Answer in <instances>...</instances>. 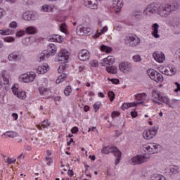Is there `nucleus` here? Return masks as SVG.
<instances>
[{
	"label": "nucleus",
	"mask_w": 180,
	"mask_h": 180,
	"mask_svg": "<svg viewBox=\"0 0 180 180\" xmlns=\"http://www.w3.org/2000/svg\"><path fill=\"white\" fill-rule=\"evenodd\" d=\"M179 6L176 3L173 4H158L152 3L148 5L147 8L143 11V15H148L157 13L162 18H168L171 12L177 11Z\"/></svg>",
	"instance_id": "1"
},
{
	"label": "nucleus",
	"mask_w": 180,
	"mask_h": 180,
	"mask_svg": "<svg viewBox=\"0 0 180 180\" xmlns=\"http://www.w3.org/2000/svg\"><path fill=\"white\" fill-rule=\"evenodd\" d=\"M57 53V48L53 44H50L48 46V51H43L36 56L37 63H42L46 60V56H54Z\"/></svg>",
	"instance_id": "2"
},
{
	"label": "nucleus",
	"mask_w": 180,
	"mask_h": 180,
	"mask_svg": "<svg viewBox=\"0 0 180 180\" xmlns=\"http://www.w3.org/2000/svg\"><path fill=\"white\" fill-rule=\"evenodd\" d=\"M103 154H109V153H113L115 157H117L115 161V165H117L120 162V158H122V152L115 146H105L102 149Z\"/></svg>",
	"instance_id": "3"
},
{
	"label": "nucleus",
	"mask_w": 180,
	"mask_h": 180,
	"mask_svg": "<svg viewBox=\"0 0 180 180\" xmlns=\"http://www.w3.org/2000/svg\"><path fill=\"white\" fill-rule=\"evenodd\" d=\"M161 146L155 143H150L142 146V150L146 153V154H155L161 151Z\"/></svg>",
	"instance_id": "4"
},
{
	"label": "nucleus",
	"mask_w": 180,
	"mask_h": 180,
	"mask_svg": "<svg viewBox=\"0 0 180 180\" xmlns=\"http://www.w3.org/2000/svg\"><path fill=\"white\" fill-rule=\"evenodd\" d=\"M147 72L148 75L153 79V81H155V82H162V81H164V77L155 70L148 69Z\"/></svg>",
	"instance_id": "5"
},
{
	"label": "nucleus",
	"mask_w": 180,
	"mask_h": 180,
	"mask_svg": "<svg viewBox=\"0 0 180 180\" xmlns=\"http://www.w3.org/2000/svg\"><path fill=\"white\" fill-rule=\"evenodd\" d=\"M70 58V53L67 49H62L58 53V58H56V61L58 63L61 62L65 63Z\"/></svg>",
	"instance_id": "6"
},
{
	"label": "nucleus",
	"mask_w": 180,
	"mask_h": 180,
	"mask_svg": "<svg viewBox=\"0 0 180 180\" xmlns=\"http://www.w3.org/2000/svg\"><path fill=\"white\" fill-rule=\"evenodd\" d=\"M119 70L123 74H129L133 71V65L129 62H121L119 64Z\"/></svg>",
	"instance_id": "7"
},
{
	"label": "nucleus",
	"mask_w": 180,
	"mask_h": 180,
	"mask_svg": "<svg viewBox=\"0 0 180 180\" xmlns=\"http://www.w3.org/2000/svg\"><path fill=\"white\" fill-rule=\"evenodd\" d=\"M148 160V158L146 157L145 155H138L131 158V164L132 165H139L140 164L147 162Z\"/></svg>",
	"instance_id": "8"
},
{
	"label": "nucleus",
	"mask_w": 180,
	"mask_h": 180,
	"mask_svg": "<svg viewBox=\"0 0 180 180\" xmlns=\"http://www.w3.org/2000/svg\"><path fill=\"white\" fill-rule=\"evenodd\" d=\"M20 78L23 82H33V81H34V78H36V73L32 72L29 74H24L20 76Z\"/></svg>",
	"instance_id": "9"
},
{
	"label": "nucleus",
	"mask_w": 180,
	"mask_h": 180,
	"mask_svg": "<svg viewBox=\"0 0 180 180\" xmlns=\"http://www.w3.org/2000/svg\"><path fill=\"white\" fill-rule=\"evenodd\" d=\"M78 58L81 61H86V60H89V51L86 49L80 51L78 53Z\"/></svg>",
	"instance_id": "10"
},
{
	"label": "nucleus",
	"mask_w": 180,
	"mask_h": 180,
	"mask_svg": "<svg viewBox=\"0 0 180 180\" xmlns=\"http://www.w3.org/2000/svg\"><path fill=\"white\" fill-rule=\"evenodd\" d=\"M127 40H128L131 47H136V46L140 44V38L137 37V36L127 37Z\"/></svg>",
	"instance_id": "11"
},
{
	"label": "nucleus",
	"mask_w": 180,
	"mask_h": 180,
	"mask_svg": "<svg viewBox=\"0 0 180 180\" xmlns=\"http://www.w3.org/2000/svg\"><path fill=\"white\" fill-rule=\"evenodd\" d=\"M143 95H146V93L137 94L136 96V99H138L137 103L133 102V103H129V108H132V106H137V105H143L144 103V101H143Z\"/></svg>",
	"instance_id": "12"
},
{
	"label": "nucleus",
	"mask_w": 180,
	"mask_h": 180,
	"mask_svg": "<svg viewBox=\"0 0 180 180\" xmlns=\"http://www.w3.org/2000/svg\"><path fill=\"white\" fill-rule=\"evenodd\" d=\"M176 72V68L174 65H169V67H167L163 72L162 74H165V75H175V73Z\"/></svg>",
	"instance_id": "13"
},
{
	"label": "nucleus",
	"mask_w": 180,
	"mask_h": 180,
	"mask_svg": "<svg viewBox=\"0 0 180 180\" xmlns=\"http://www.w3.org/2000/svg\"><path fill=\"white\" fill-rule=\"evenodd\" d=\"M84 6L89 9H96L98 5H96V0H84Z\"/></svg>",
	"instance_id": "14"
},
{
	"label": "nucleus",
	"mask_w": 180,
	"mask_h": 180,
	"mask_svg": "<svg viewBox=\"0 0 180 180\" xmlns=\"http://www.w3.org/2000/svg\"><path fill=\"white\" fill-rule=\"evenodd\" d=\"M153 58L158 63H163L165 60V55L162 53L155 52L153 53Z\"/></svg>",
	"instance_id": "15"
},
{
	"label": "nucleus",
	"mask_w": 180,
	"mask_h": 180,
	"mask_svg": "<svg viewBox=\"0 0 180 180\" xmlns=\"http://www.w3.org/2000/svg\"><path fill=\"white\" fill-rule=\"evenodd\" d=\"M8 61H13L16 63L19 61V53L18 52H13L10 53L8 56Z\"/></svg>",
	"instance_id": "16"
},
{
	"label": "nucleus",
	"mask_w": 180,
	"mask_h": 180,
	"mask_svg": "<svg viewBox=\"0 0 180 180\" xmlns=\"http://www.w3.org/2000/svg\"><path fill=\"white\" fill-rule=\"evenodd\" d=\"M49 70H50V68L48 64L41 65L37 69V74H46Z\"/></svg>",
	"instance_id": "17"
},
{
	"label": "nucleus",
	"mask_w": 180,
	"mask_h": 180,
	"mask_svg": "<svg viewBox=\"0 0 180 180\" xmlns=\"http://www.w3.org/2000/svg\"><path fill=\"white\" fill-rule=\"evenodd\" d=\"M63 40H64V39H63V37L58 34L52 35L49 38V41H56L57 43H63Z\"/></svg>",
	"instance_id": "18"
},
{
	"label": "nucleus",
	"mask_w": 180,
	"mask_h": 180,
	"mask_svg": "<svg viewBox=\"0 0 180 180\" xmlns=\"http://www.w3.org/2000/svg\"><path fill=\"white\" fill-rule=\"evenodd\" d=\"M160 27V25H158V23H155L152 25V30H153L152 32V34L153 37H155V39L160 38V34H158V28Z\"/></svg>",
	"instance_id": "19"
},
{
	"label": "nucleus",
	"mask_w": 180,
	"mask_h": 180,
	"mask_svg": "<svg viewBox=\"0 0 180 180\" xmlns=\"http://www.w3.org/2000/svg\"><path fill=\"white\" fill-rule=\"evenodd\" d=\"M1 77L4 81V85H8L9 84V73L6 70H3L1 72Z\"/></svg>",
	"instance_id": "20"
},
{
	"label": "nucleus",
	"mask_w": 180,
	"mask_h": 180,
	"mask_svg": "<svg viewBox=\"0 0 180 180\" xmlns=\"http://www.w3.org/2000/svg\"><path fill=\"white\" fill-rule=\"evenodd\" d=\"M159 101H160V102H163V103H166V105H168V106L169 108H174V106H172V104H171V103H169V98H168V97H167V96H161Z\"/></svg>",
	"instance_id": "21"
},
{
	"label": "nucleus",
	"mask_w": 180,
	"mask_h": 180,
	"mask_svg": "<svg viewBox=\"0 0 180 180\" xmlns=\"http://www.w3.org/2000/svg\"><path fill=\"white\" fill-rule=\"evenodd\" d=\"M24 20H33L34 19V15L31 13H24L22 15Z\"/></svg>",
	"instance_id": "22"
},
{
	"label": "nucleus",
	"mask_w": 180,
	"mask_h": 180,
	"mask_svg": "<svg viewBox=\"0 0 180 180\" xmlns=\"http://www.w3.org/2000/svg\"><path fill=\"white\" fill-rule=\"evenodd\" d=\"M37 32V29L35 27H27L25 29V33L27 34H34Z\"/></svg>",
	"instance_id": "23"
},
{
	"label": "nucleus",
	"mask_w": 180,
	"mask_h": 180,
	"mask_svg": "<svg viewBox=\"0 0 180 180\" xmlns=\"http://www.w3.org/2000/svg\"><path fill=\"white\" fill-rule=\"evenodd\" d=\"M150 180H166L165 177L161 174H154L150 176Z\"/></svg>",
	"instance_id": "24"
},
{
	"label": "nucleus",
	"mask_w": 180,
	"mask_h": 180,
	"mask_svg": "<svg viewBox=\"0 0 180 180\" xmlns=\"http://www.w3.org/2000/svg\"><path fill=\"white\" fill-rule=\"evenodd\" d=\"M106 32H108V27L105 26L102 28V30H101V32H96L94 36V39H98V37H99L101 36V34H103V33H106Z\"/></svg>",
	"instance_id": "25"
},
{
	"label": "nucleus",
	"mask_w": 180,
	"mask_h": 180,
	"mask_svg": "<svg viewBox=\"0 0 180 180\" xmlns=\"http://www.w3.org/2000/svg\"><path fill=\"white\" fill-rule=\"evenodd\" d=\"M106 71L109 72V74H117V68L116 66H107Z\"/></svg>",
	"instance_id": "26"
},
{
	"label": "nucleus",
	"mask_w": 180,
	"mask_h": 180,
	"mask_svg": "<svg viewBox=\"0 0 180 180\" xmlns=\"http://www.w3.org/2000/svg\"><path fill=\"white\" fill-rule=\"evenodd\" d=\"M49 126H50V123H49V120H44V122H42L41 125L38 124L37 125V127L39 130H41V127H43L44 129H47Z\"/></svg>",
	"instance_id": "27"
},
{
	"label": "nucleus",
	"mask_w": 180,
	"mask_h": 180,
	"mask_svg": "<svg viewBox=\"0 0 180 180\" xmlns=\"http://www.w3.org/2000/svg\"><path fill=\"white\" fill-rule=\"evenodd\" d=\"M65 78H67V74L66 73H62L61 75H60L58 79H56L57 84H61L63 81H65Z\"/></svg>",
	"instance_id": "28"
},
{
	"label": "nucleus",
	"mask_w": 180,
	"mask_h": 180,
	"mask_svg": "<svg viewBox=\"0 0 180 180\" xmlns=\"http://www.w3.org/2000/svg\"><path fill=\"white\" fill-rule=\"evenodd\" d=\"M106 61L108 62V65H112L113 63H115V58L113 56H108L104 59H103V63H106Z\"/></svg>",
	"instance_id": "29"
},
{
	"label": "nucleus",
	"mask_w": 180,
	"mask_h": 180,
	"mask_svg": "<svg viewBox=\"0 0 180 180\" xmlns=\"http://www.w3.org/2000/svg\"><path fill=\"white\" fill-rule=\"evenodd\" d=\"M41 11L42 12H53V6L49 5H44L41 6Z\"/></svg>",
	"instance_id": "30"
},
{
	"label": "nucleus",
	"mask_w": 180,
	"mask_h": 180,
	"mask_svg": "<svg viewBox=\"0 0 180 180\" xmlns=\"http://www.w3.org/2000/svg\"><path fill=\"white\" fill-rule=\"evenodd\" d=\"M152 96L154 98V99H157V101H160L161 98V94H160V91L157 90H153L152 91Z\"/></svg>",
	"instance_id": "31"
},
{
	"label": "nucleus",
	"mask_w": 180,
	"mask_h": 180,
	"mask_svg": "<svg viewBox=\"0 0 180 180\" xmlns=\"http://www.w3.org/2000/svg\"><path fill=\"white\" fill-rule=\"evenodd\" d=\"M0 34L2 36H6L8 34H13V31L11 29H7V30H0Z\"/></svg>",
	"instance_id": "32"
},
{
	"label": "nucleus",
	"mask_w": 180,
	"mask_h": 180,
	"mask_svg": "<svg viewBox=\"0 0 180 180\" xmlns=\"http://www.w3.org/2000/svg\"><path fill=\"white\" fill-rule=\"evenodd\" d=\"M2 136H7L8 137H11V139H13L15 137H18V133L15 131H6Z\"/></svg>",
	"instance_id": "33"
},
{
	"label": "nucleus",
	"mask_w": 180,
	"mask_h": 180,
	"mask_svg": "<svg viewBox=\"0 0 180 180\" xmlns=\"http://www.w3.org/2000/svg\"><path fill=\"white\" fill-rule=\"evenodd\" d=\"M143 138L146 139V140H151V139H153V136H151V134L150 132V130L147 131H144L143 133Z\"/></svg>",
	"instance_id": "34"
},
{
	"label": "nucleus",
	"mask_w": 180,
	"mask_h": 180,
	"mask_svg": "<svg viewBox=\"0 0 180 180\" xmlns=\"http://www.w3.org/2000/svg\"><path fill=\"white\" fill-rule=\"evenodd\" d=\"M76 33L78 36H84V27L82 25L77 27L76 29Z\"/></svg>",
	"instance_id": "35"
},
{
	"label": "nucleus",
	"mask_w": 180,
	"mask_h": 180,
	"mask_svg": "<svg viewBox=\"0 0 180 180\" xmlns=\"http://www.w3.org/2000/svg\"><path fill=\"white\" fill-rule=\"evenodd\" d=\"M149 131L153 139L154 136H157V133L158 132V127H153L150 129H149Z\"/></svg>",
	"instance_id": "36"
},
{
	"label": "nucleus",
	"mask_w": 180,
	"mask_h": 180,
	"mask_svg": "<svg viewBox=\"0 0 180 180\" xmlns=\"http://www.w3.org/2000/svg\"><path fill=\"white\" fill-rule=\"evenodd\" d=\"M132 18L133 19H140V18H141V11H134L132 13Z\"/></svg>",
	"instance_id": "37"
},
{
	"label": "nucleus",
	"mask_w": 180,
	"mask_h": 180,
	"mask_svg": "<svg viewBox=\"0 0 180 180\" xmlns=\"http://www.w3.org/2000/svg\"><path fill=\"white\" fill-rule=\"evenodd\" d=\"M39 91L40 93V95L44 96L49 94V89H46L44 87H39Z\"/></svg>",
	"instance_id": "38"
},
{
	"label": "nucleus",
	"mask_w": 180,
	"mask_h": 180,
	"mask_svg": "<svg viewBox=\"0 0 180 180\" xmlns=\"http://www.w3.org/2000/svg\"><path fill=\"white\" fill-rule=\"evenodd\" d=\"M101 51H105V53H110L112 49V48H110L108 46L102 45L101 46Z\"/></svg>",
	"instance_id": "39"
},
{
	"label": "nucleus",
	"mask_w": 180,
	"mask_h": 180,
	"mask_svg": "<svg viewBox=\"0 0 180 180\" xmlns=\"http://www.w3.org/2000/svg\"><path fill=\"white\" fill-rule=\"evenodd\" d=\"M122 6H123V1L118 0L117 4V10L115 11V12H117V13H119V12H120V9H122Z\"/></svg>",
	"instance_id": "40"
},
{
	"label": "nucleus",
	"mask_w": 180,
	"mask_h": 180,
	"mask_svg": "<svg viewBox=\"0 0 180 180\" xmlns=\"http://www.w3.org/2000/svg\"><path fill=\"white\" fill-rule=\"evenodd\" d=\"M178 169H179V167L178 166H173L170 167L169 170L172 174H178Z\"/></svg>",
	"instance_id": "41"
},
{
	"label": "nucleus",
	"mask_w": 180,
	"mask_h": 180,
	"mask_svg": "<svg viewBox=\"0 0 180 180\" xmlns=\"http://www.w3.org/2000/svg\"><path fill=\"white\" fill-rule=\"evenodd\" d=\"M71 86H66V88L64 90V94L66 96H70V94L71 92Z\"/></svg>",
	"instance_id": "42"
},
{
	"label": "nucleus",
	"mask_w": 180,
	"mask_h": 180,
	"mask_svg": "<svg viewBox=\"0 0 180 180\" xmlns=\"http://www.w3.org/2000/svg\"><path fill=\"white\" fill-rule=\"evenodd\" d=\"M108 98H110V102L115 101V93L113 91H109L108 94Z\"/></svg>",
	"instance_id": "43"
},
{
	"label": "nucleus",
	"mask_w": 180,
	"mask_h": 180,
	"mask_svg": "<svg viewBox=\"0 0 180 180\" xmlns=\"http://www.w3.org/2000/svg\"><path fill=\"white\" fill-rule=\"evenodd\" d=\"M4 41H6V43H13V41H15V38L12 37H7L4 38Z\"/></svg>",
	"instance_id": "44"
},
{
	"label": "nucleus",
	"mask_w": 180,
	"mask_h": 180,
	"mask_svg": "<svg viewBox=\"0 0 180 180\" xmlns=\"http://www.w3.org/2000/svg\"><path fill=\"white\" fill-rule=\"evenodd\" d=\"M65 70H67V67H65V65H60L59 66L58 69V72L59 74H61L63 72H64V71H65Z\"/></svg>",
	"instance_id": "45"
},
{
	"label": "nucleus",
	"mask_w": 180,
	"mask_h": 180,
	"mask_svg": "<svg viewBox=\"0 0 180 180\" xmlns=\"http://www.w3.org/2000/svg\"><path fill=\"white\" fill-rule=\"evenodd\" d=\"M17 96L20 99H23V98H25L26 96V92H25V91L19 92L18 91V94H17Z\"/></svg>",
	"instance_id": "46"
},
{
	"label": "nucleus",
	"mask_w": 180,
	"mask_h": 180,
	"mask_svg": "<svg viewBox=\"0 0 180 180\" xmlns=\"http://www.w3.org/2000/svg\"><path fill=\"white\" fill-rule=\"evenodd\" d=\"M101 102H97L93 105V108H94L95 112H97L99 108H101Z\"/></svg>",
	"instance_id": "47"
},
{
	"label": "nucleus",
	"mask_w": 180,
	"mask_h": 180,
	"mask_svg": "<svg viewBox=\"0 0 180 180\" xmlns=\"http://www.w3.org/2000/svg\"><path fill=\"white\" fill-rule=\"evenodd\" d=\"M133 60L135 63H140L141 61V56L140 55H135L133 56Z\"/></svg>",
	"instance_id": "48"
},
{
	"label": "nucleus",
	"mask_w": 180,
	"mask_h": 180,
	"mask_svg": "<svg viewBox=\"0 0 180 180\" xmlns=\"http://www.w3.org/2000/svg\"><path fill=\"white\" fill-rule=\"evenodd\" d=\"M108 81L112 82V83L115 84V85H117V84H119L120 82V81H119V79H110V78H108Z\"/></svg>",
	"instance_id": "49"
},
{
	"label": "nucleus",
	"mask_w": 180,
	"mask_h": 180,
	"mask_svg": "<svg viewBox=\"0 0 180 180\" xmlns=\"http://www.w3.org/2000/svg\"><path fill=\"white\" fill-rule=\"evenodd\" d=\"M91 32V28L83 27V34H88Z\"/></svg>",
	"instance_id": "50"
},
{
	"label": "nucleus",
	"mask_w": 180,
	"mask_h": 180,
	"mask_svg": "<svg viewBox=\"0 0 180 180\" xmlns=\"http://www.w3.org/2000/svg\"><path fill=\"white\" fill-rule=\"evenodd\" d=\"M9 27L11 29H16V27H18V23L13 21L9 25Z\"/></svg>",
	"instance_id": "51"
},
{
	"label": "nucleus",
	"mask_w": 180,
	"mask_h": 180,
	"mask_svg": "<svg viewBox=\"0 0 180 180\" xmlns=\"http://www.w3.org/2000/svg\"><path fill=\"white\" fill-rule=\"evenodd\" d=\"M60 32H62V33H65V32L67 31V30L65 29V24L63 23L60 26Z\"/></svg>",
	"instance_id": "52"
},
{
	"label": "nucleus",
	"mask_w": 180,
	"mask_h": 180,
	"mask_svg": "<svg viewBox=\"0 0 180 180\" xmlns=\"http://www.w3.org/2000/svg\"><path fill=\"white\" fill-rule=\"evenodd\" d=\"M23 34H25V31H19V32H17L16 34H15V36L17 37H22V36H23Z\"/></svg>",
	"instance_id": "53"
},
{
	"label": "nucleus",
	"mask_w": 180,
	"mask_h": 180,
	"mask_svg": "<svg viewBox=\"0 0 180 180\" xmlns=\"http://www.w3.org/2000/svg\"><path fill=\"white\" fill-rule=\"evenodd\" d=\"M111 116H112V119H114V117H116V116H120V112H119L117 111H113L111 114Z\"/></svg>",
	"instance_id": "54"
},
{
	"label": "nucleus",
	"mask_w": 180,
	"mask_h": 180,
	"mask_svg": "<svg viewBox=\"0 0 180 180\" xmlns=\"http://www.w3.org/2000/svg\"><path fill=\"white\" fill-rule=\"evenodd\" d=\"M129 108H130L129 103H124L122 105V110H124V109H129Z\"/></svg>",
	"instance_id": "55"
},
{
	"label": "nucleus",
	"mask_w": 180,
	"mask_h": 180,
	"mask_svg": "<svg viewBox=\"0 0 180 180\" xmlns=\"http://www.w3.org/2000/svg\"><path fill=\"white\" fill-rule=\"evenodd\" d=\"M12 91H13V93L14 94V95H18V88H16L15 86H13L12 87Z\"/></svg>",
	"instance_id": "56"
},
{
	"label": "nucleus",
	"mask_w": 180,
	"mask_h": 180,
	"mask_svg": "<svg viewBox=\"0 0 180 180\" xmlns=\"http://www.w3.org/2000/svg\"><path fill=\"white\" fill-rule=\"evenodd\" d=\"M91 67H98V61L97 60H92L90 63Z\"/></svg>",
	"instance_id": "57"
},
{
	"label": "nucleus",
	"mask_w": 180,
	"mask_h": 180,
	"mask_svg": "<svg viewBox=\"0 0 180 180\" xmlns=\"http://www.w3.org/2000/svg\"><path fill=\"white\" fill-rule=\"evenodd\" d=\"M16 162V159H11V158H8L7 159V162L8 164H13V162Z\"/></svg>",
	"instance_id": "58"
},
{
	"label": "nucleus",
	"mask_w": 180,
	"mask_h": 180,
	"mask_svg": "<svg viewBox=\"0 0 180 180\" xmlns=\"http://www.w3.org/2000/svg\"><path fill=\"white\" fill-rule=\"evenodd\" d=\"M71 131H72V133H73V134L78 133V131H79L78 127H73V128L71 129Z\"/></svg>",
	"instance_id": "59"
},
{
	"label": "nucleus",
	"mask_w": 180,
	"mask_h": 180,
	"mask_svg": "<svg viewBox=\"0 0 180 180\" xmlns=\"http://www.w3.org/2000/svg\"><path fill=\"white\" fill-rule=\"evenodd\" d=\"M131 116H132V117H137V112L131 111Z\"/></svg>",
	"instance_id": "60"
},
{
	"label": "nucleus",
	"mask_w": 180,
	"mask_h": 180,
	"mask_svg": "<svg viewBox=\"0 0 180 180\" xmlns=\"http://www.w3.org/2000/svg\"><path fill=\"white\" fill-rule=\"evenodd\" d=\"M68 174L69 176H74V172L70 169L68 170Z\"/></svg>",
	"instance_id": "61"
},
{
	"label": "nucleus",
	"mask_w": 180,
	"mask_h": 180,
	"mask_svg": "<svg viewBox=\"0 0 180 180\" xmlns=\"http://www.w3.org/2000/svg\"><path fill=\"white\" fill-rule=\"evenodd\" d=\"M117 1L118 0H113L112 1V6H113V8H117Z\"/></svg>",
	"instance_id": "62"
},
{
	"label": "nucleus",
	"mask_w": 180,
	"mask_h": 180,
	"mask_svg": "<svg viewBox=\"0 0 180 180\" xmlns=\"http://www.w3.org/2000/svg\"><path fill=\"white\" fill-rule=\"evenodd\" d=\"M12 116L14 118V120H18V115L16 113H13Z\"/></svg>",
	"instance_id": "63"
},
{
	"label": "nucleus",
	"mask_w": 180,
	"mask_h": 180,
	"mask_svg": "<svg viewBox=\"0 0 180 180\" xmlns=\"http://www.w3.org/2000/svg\"><path fill=\"white\" fill-rule=\"evenodd\" d=\"M174 84H175L177 89L180 91V84L178 82H175Z\"/></svg>",
	"instance_id": "64"
}]
</instances>
